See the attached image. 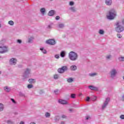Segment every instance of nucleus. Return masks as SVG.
I'll return each instance as SVG.
<instances>
[{"label": "nucleus", "instance_id": "obj_1", "mask_svg": "<svg viewBox=\"0 0 124 124\" xmlns=\"http://www.w3.org/2000/svg\"><path fill=\"white\" fill-rule=\"evenodd\" d=\"M108 13V15L107 16L108 20H114L115 17L117 16V12L114 9H111L109 11Z\"/></svg>", "mask_w": 124, "mask_h": 124}, {"label": "nucleus", "instance_id": "obj_2", "mask_svg": "<svg viewBox=\"0 0 124 124\" xmlns=\"http://www.w3.org/2000/svg\"><path fill=\"white\" fill-rule=\"evenodd\" d=\"M68 57L71 61H77L78 59V54L75 52L71 51L69 53Z\"/></svg>", "mask_w": 124, "mask_h": 124}, {"label": "nucleus", "instance_id": "obj_3", "mask_svg": "<svg viewBox=\"0 0 124 124\" xmlns=\"http://www.w3.org/2000/svg\"><path fill=\"white\" fill-rule=\"evenodd\" d=\"M116 27L115 28V31L117 32H122L124 31V27L121 25V22L117 21L115 24Z\"/></svg>", "mask_w": 124, "mask_h": 124}, {"label": "nucleus", "instance_id": "obj_4", "mask_svg": "<svg viewBox=\"0 0 124 124\" xmlns=\"http://www.w3.org/2000/svg\"><path fill=\"white\" fill-rule=\"evenodd\" d=\"M117 74H118V72L117 71V69L115 68L112 69L109 72V76L111 79H115L116 76H117Z\"/></svg>", "mask_w": 124, "mask_h": 124}, {"label": "nucleus", "instance_id": "obj_5", "mask_svg": "<svg viewBox=\"0 0 124 124\" xmlns=\"http://www.w3.org/2000/svg\"><path fill=\"white\" fill-rule=\"evenodd\" d=\"M31 74V69L27 68L24 70V72L23 74L22 77L23 79L25 80V79H27L29 78L30 75Z\"/></svg>", "mask_w": 124, "mask_h": 124}, {"label": "nucleus", "instance_id": "obj_6", "mask_svg": "<svg viewBox=\"0 0 124 124\" xmlns=\"http://www.w3.org/2000/svg\"><path fill=\"white\" fill-rule=\"evenodd\" d=\"M67 70H68V67L67 66H63L61 68H58L57 71L60 74H62Z\"/></svg>", "mask_w": 124, "mask_h": 124}, {"label": "nucleus", "instance_id": "obj_7", "mask_svg": "<svg viewBox=\"0 0 124 124\" xmlns=\"http://www.w3.org/2000/svg\"><path fill=\"white\" fill-rule=\"evenodd\" d=\"M7 52H8V46H0V54H5V53Z\"/></svg>", "mask_w": 124, "mask_h": 124}, {"label": "nucleus", "instance_id": "obj_8", "mask_svg": "<svg viewBox=\"0 0 124 124\" xmlns=\"http://www.w3.org/2000/svg\"><path fill=\"white\" fill-rule=\"evenodd\" d=\"M109 101H110V98H107L102 107V110H104V109L106 108V107H107V105H108V104L109 103Z\"/></svg>", "mask_w": 124, "mask_h": 124}, {"label": "nucleus", "instance_id": "obj_9", "mask_svg": "<svg viewBox=\"0 0 124 124\" xmlns=\"http://www.w3.org/2000/svg\"><path fill=\"white\" fill-rule=\"evenodd\" d=\"M47 44H49L50 45H55L56 44V41L53 39L48 40L46 41Z\"/></svg>", "mask_w": 124, "mask_h": 124}, {"label": "nucleus", "instance_id": "obj_10", "mask_svg": "<svg viewBox=\"0 0 124 124\" xmlns=\"http://www.w3.org/2000/svg\"><path fill=\"white\" fill-rule=\"evenodd\" d=\"M16 62H17V60L15 58H12L10 60L9 62L10 64H12V65H15L16 64Z\"/></svg>", "mask_w": 124, "mask_h": 124}, {"label": "nucleus", "instance_id": "obj_11", "mask_svg": "<svg viewBox=\"0 0 124 124\" xmlns=\"http://www.w3.org/2000/svg\"><path fill=\"white\" fill-rule=\"evenodd\" d=\"M58 102L60 104H62L63 105H67V104H68V103L67 102V101L62 99H59Z\"/></svg>", "mask_w": 124, "mask_h": 124}, {"label": "nucleus", "instance_id": "obj_12", "mask_svg": "<svg viewBox=\"0 0 124 124\" xmlns=\"http://www.w3.org/2000/svg\"><path fill=\"white\" fill-rule=\"evenodd\" d=\"M88 88L90 89V90H91L92 91H98V88L94 87L93 85L89 86Z\"/></svg>", "mask_w": 124, "mask_h": 124}, {"label": "nucleus", "instance_id": "obj_13", "mask_svg": "<svg viewBox=\"0 0 124 124\" xmlns=\"http://www.w3.org/2000/svg\"><path fill=\"white\" fill-rule=\"evenodd\" d=\"M112 0H105V3L108 5V6H110V5H112Z\"/></svg>", "mask_w": 124, "mask_h": 124}, {"label": "nucleus", "instance_id": "obj_14", "mask_svg": "<svg viewBox=\"0 0 124 124\" xmlns=\"http://www.w3.org/2000/svg\"><path fill=\"white\" fill-rule=\"evenodd\" d=\"M48 15V16H54V15H55V11L53 10L49 11Z\"/></svg>", "mask_w": 124, "mask_h": 124}, {"label": "nucleus", "instance_id": "obj_15", "mask_svg": "<svg viewBox=\"0 0 124 124\" xmlns=\"http://www.w3.org/2000/svg\"><path fill=\"white\" fill-rule=\"evenodd\" d=\"M70 69L72 70V71H75V70H77V66L75 65H72L70 67Z\"/></svg>", "mask_w": 124, "mask_h": 124}, {"label": "nucleus", "instance_id": "obj_16", "mask_svg": "<svg viewBox=\"0 0 124 124\" xmlns=\"http://www.w3.org/2000/svg\"><path fill=\"white\" fill-rule=\"evenodd\" d=\"M4 90L6 93H9V92L11 91V88H10V87H8V86H5L4 87Z\"/></svg>", "mask_w": 124, "mask_h": 124}, {"label": "nucleus", "instance_id": "obj_17", "mask_svg": "<svg viewBox=\"0 0 124 124\" xmlns=\"http://www.w3.org/2000/svg\"><path fill=\"white\" fill-rule=\"evenodd\" d=\"M64 27H65L64 24H63V23H59L58 25V28L59 29H62L64 28Z\"/></svg>", "mask_w": 124, "mask_h": 124}, {"label": "nucleus", "instance_id": "obj_18", "mask_svg": "<svg viewBox=\"0 0 124 124\" xmlns=\"http://www.w3.org/2000/svg\"><path fill=\"white\" fill-rule=\"evenodd\" d=\"M6 124H15V123H14V122H13V121L11 120H8L6 121Z\"/></svg>", "mask_w": 124, "mask_h": 124}, {"label": "nucleus", "instance_id": "obj_19", "mask_svg": "<svg viewBox=\"0 0 124 124\" xmlns=\"http://www.w3.org/2000/svg\"><path fill=\"white\" fill-rule=\"evenodd\" d=\"M30 84H33V83H35V79L30 78L28 80Z\"/></svg>", "mask_w": 124, "mask_h": 124}, {"label": "nucleus", "instance_id": "obj_20", "mask_svg": "<svg viewBox=\"0 0 124 124\" xmlns=\"http://www.w3.org/2000/svg\"><path fill=\"white\" fill-rule=\"evenodd\" d=\"M69 10H71L72 12H74V13L76 12V8H75V7H71L69 8Z\"/></svg>", "mask_w": 124, "mask_h": 124}, {"label": "nucleus", "instance_id": "obj_21", "mask_svg": "<svg viewBox=\"0 0 124 124\" xmlns=\"http://www.w3.org/2000/svg\"><path fill=\"white\" fill-rule=\"evenodd\" d=\"M3 109H4V106L3 104L0 103V112L3 111Z\"/></svg>", "mask_w": 124, "mask_h": 124}, {"label": "nucleus", "instance_id": "obj_22", "mask_svg": "<svg viewBox=\"0 0 124 124\" xmlns=\"http://www.w3.org/2000/svg\"><path fill=\"white\" fill-rule=\"evenodd\" d=\"M60 56L62 58H64L65 57V51H62L60 53Z\"/></svg>", "mask_w": 124, "mask_h": 124}, {"label": "nucleus", "instance_id": "obj_23", "mask_svg": "<svg viewBox=\"0 0 124 124\" xmlns=\"http://www.w3.org/2000/svg\"><path fill=\"white\" fill-rule=\"evenodd\" d=\"M45 11H46V10H45V8H42L40 9V12L43 15H44V14H45Z\"/></svg>", "mask_w": 124, "mask_h": 124}, {"label": "nucleus", "instance_id": "obj_24", "mask_svg": "<svg viewBox=\"0 0 124 124\" xmlns=\"http://www.w3.org/2000/svg\"><path fill=\"white\" fill-rule=\"evenodd\" d=\"M33 40V37H30L28 39V43H32Z\"/></svg>", "mask_w": 124, "mask_h": 124}, {"label": "nucleus", "instance_id": "obj_25", "mask_svg": "<svg viewBox=\"0 0 124 124\" xmlns=\"http://www.w3.org/2000/svg\"><path fill=\"white\" fill-rule=\"evenodd\" d=\"M67 81L68 83H72V82H73V78H67Z\"/></svg>", "mask_w": 124, "mask_h": 124}, {"label": "nucleus", "instance_id": "obj_26", "mask_svg": "<svg viewBox=\"0 0 124 124\" xmlns=\"http://www.w3.org/2000/svg\"><path fill=\"white\" fill-rule=\"evenodd\" d=\"M45 117L46 118H50L51 117V114L49 112H46Z\"/></svg>", "mask_w": 124, "mask_h": 124}, {"label": "nucleus", "instance_id": "obj_27", "mask_svg": "<svg viewBox=\"0 0 124 124\" xmlns=\"http://www.w3.org/2000/svg\"><path fill=\"white\" fill-rule=\"evenodd\" d=\"M97 74L96 73H90L89 74V76H90V77H93V76H95V75H97Z\"/></svg>", "mask_w": 124, "mask_h": 124}, {"label": "nucleus", "instance_id": "obj_28", "mask_svg": "<svg viewBox=\"0 0 124 124\" xmlns=\"http://www.w3.org/2000/svg\"><path fill=\"white\" fill-rule=\"evenodd\" d=\"M54 120L55 122H59L60 121V116H57L55 117Z\"/></svg>", "mask_w": 124, "mask_h": 124}, {"label": "nucleus", "instance_id": "obj_29", "mask_svg": "<svg viewBox=\"0 0 124 124\" xmlns=\"http://www.w3.org/2000/svg\"><path fill=\"white\" fill-rule=\"evenodd\" d=\"M54 93L56 95H58V94H60V93L59 92V90L56 89L54 91Z\"/></svg>", "mask_w": 124, "mask_h": 124}, {"label": "nucleus", "instance_id": "obj_30", "mask_svg": "<svg viewBox=\"0 0 124 124\" xmlns=\"http://www.w3.org/2000/svg\"><path fill=\"white\" fill-rule=\"evenodd\" d=\"M41 51H42V53H43V54H46L47 53V51H46V50L44 49V48H40Z\"/></svg>", "mask_w": 124, "mask_h": 124}, {"label": "nucleus", "instance_id": "obj_31", "mask_svg": "<svg viewBox=\"0 0 124 124\" xmlns=\"http://www.w3.org/2000/svg\"><path fill=\"white\" fill-rule=\"evenodd\" d=\"M8 24L9 25H10V26H13V25H14V22L12 20H10L8 21Z\"/></svg>", "mask_w": 124, "mask_h": 124}, {"label": "nucleus", "instance_id": "obj_32", "mask_svg": "<svg viewBox=\"0 0 124 124\" xmlns=\"http://www.w3.org/2000/svg\"><path fill=\"white\" fill-rule=\"evenodd\" d=\"M118 60L120 61V62H124V57H120L118 58Z\"/></svg>", "mask_w": 124, "mask_h": 124}, {"label": "nucleus", "instance_id": "obj_33", "mask_svg": "<svg viewBox=\"0 0 124 124\" xmlns=\"http://www.w3.org/2000/svg\"><path fill=\"white\" fill-rule=\"evenodd\" d=\"M99 34H104V31L103 30H100L99 31Z\"/></svg>", "mask_w": 124, "mask_h": 124}, {"label": "nucleus", "instance_id": "obj_34", "mask_svg": "<svg viewBox=\"0 0 124 124\" xmlns=\"http://www.w3.org/2000/svg\"><path fill=\"white\" fill-rule=\"evenodd\" d=\"M19 96H22V97H26L25 94L22 92L19 93Z\"/></svg>", "mask_w": 124, "mask_h": 124}, {"label": "nucleus", "instance_id": "obj_35", "mask_svg": "<svg viewBox=\"0 0 124 124\" xmlns=\"http://www.w3.org/2000/svg\"><path fill=\"white\" fill-rule=\"evenodd\" d=\"M11 100L13 102V103H14V104H17V102H16V101H15L14 99L11 98Z\"/></svg>", "mask_w": 124, "mask_h": 124}, {"label": "nucleus", "instance_id": "obj_36", "mask_svg": "<svg viewBox=\"0 0 124 124\" xmlns=\"http://www.w3.org/2000/svg\"><path fill=\"white\" fill-rule=\"evenodd\" d=\"M59 76L58 74H55L54 75V79H59Z\"/></svg>", "mask_w": 124, "mask_h": 124}, {"label": "nucleus", "instance_id": "obj_37", "mask_svg": "<svg viewBox=\"0 0 124 124\" xmlns=\"http://www.w3.org/2000/svg\"><path fill=\"white\" fill-rule=\"evenodd\" d=\"M111 58H112V55H109L106 56V59L107 60H110V59H111Z\"/></svg>", "mask_w": 124, "mask_h": 124}, {"label": "nucleus", "instance_id": "obj_38", "mask_svg": "<svg viewBox=\"0 0 124 124\" xmlns=\"http://www.w3.org/2000/svg\"><path fill=\"white\" fill-rule=\"evenodd\" d=\"M17 43H18V44H21L22 43V40L21 39H17L16 41Z\"/></svg>", "mask_w": 124, "mask_h": 124}, {"label": "nucleus", "instance_id": "obj_39", "mask_svg": "<svg viewBox=\"0 0 124 124\" xmlns=\"http://www.w3.org/2000/svg\"><path fill=\"white\" fill-rule=\"evenodd\" d=\"M31 88H33V85H32L31 84H29L28 85V89H31Z\"/></svg>", "mask_w": 124, "mask_h": 124}, {"label": "nucleus", "instance_id": "obj_40", "mask_svg": "<svg viewBox=\"0 0 124 124\" xmlns=\"http://www.w3.org/2000/svg\"><path fill=\"white\" fill-rule=\"evenodd\" d=\"M69 5H71V6H72L73 5H74V2L70 1L69 2Z\"/></svg>", "mask_w": 124, "mask_h": 124}, {"label": "nucleus", "instance_id": "obj_41", "mask_svg": "<svg viewBox=\"0 0 124 124\" xmlns=\"http://www.w3.org/2000/svg\"><path fill=\"white\" fill-rule=\"evenodd\" d=\"M118 38H122V35L120 33L117 34Z\"/></svg>", "mask_w": 124, "mask_h": 124}, {"label": "nucleus", "instance_id": "obj_42", "mask_svg": "<svg viewBox=\"0 0 124 124\" xmlns=\"http://www.w3.org/2000/svg\"><path fill=\"white\" fill-rule=\"evenodd\" d=\"M71 98H75V94H71Z\"/></svg>", "mask_w": 124, "mask_h": 124}, {"label": "nucleus", "instance_id": "obj_43", "mask_svg": "<svg viewBox=\"0 0 124 124\" xmlns=\"http://www.w3.org/2000/svg\"><path fill=\"white\" fill-rule=\"evenodd\" d=\"M55 58L56 59H60V56H59V54H56L55 55Z\"/></svg>", "mask_w": 124, "mask_h": 124}, {"label": "nucleus", "instance_id": "obj_44", "mask_svg": "<svg viewBox=\"0 0 124 124\" xmlns=\"http://www.w3.org/2000/svg\"><path fill=\"white\" fill-rule=\"evenodd\" d=\"M61 18V17H60V16H57L55 17V19L56 20H59L60 18Z\"/></svg>", "mask_w": 124, "mask_h": 124}, {"label": "nucleus", "instance_id": "obj_45", "mask_svg": "<svg viewBox=\"0 0 124 124\" xmlns=\"http://www.w3.org/2000/svg\"><path fill=\"white\" fill-rule=\"evenodd\" d=\"M120 118L122 119V120H124V115H121L120 116Z\"/></svg>", "mask_w": 124, "mask_h": 124}, {"label": "nucleus", "instance_id": "obj_46", "mask_svg": "<svg viewBox=\"0 0 124 124\" xmlns=\"http://www.w3.org/2000/svg\"><path fill=\"white\" fill-rule=\"evenodd\" d=\"M90 99H91V98L90 97L88 96L86 98V101H90Z\"/></svg>", "mask_w": 124, "mask_h": 124}, {"label": "nucleus", "instance_id": "obj_47", "mask_svg": "<svg viewBox=\"0 0 124 124\" xmlns=\"http://www.w3.org/2000/svg\"><path fill=\"white\" fill-rule=\"evenodd\" d=\"M62 119H66V115H62Z\"/></svg>", "mask_w": 124, "mask_h": 124}, {"label": "nucleus", "instance_id": "obj_48", "mask_svg": "<svg viewBox=\"0 0 124 124\" xmlns=\"http://www.w3.org/2000/svg\"><path fill=\"white\" fill-rule=\"evenodd\" d=\"M122 100L124 102V94L122 96Z\"/></svg>", "mask_w": 124, "mask_h": 124}, {"label": "nucleus", "instance_id": "obj_49", "mask_svg": "<svg viewBox=\"0 0 124 124\" xmlns=\"http://www.w3.org/2000/svg\"><path fill=\"white\" fill-rule=\"evenodd\" d=\"M69 111L70 112H73V109L72 108H70L69 109Z\"/></svg>", "mask_w": 124, "mask_h": 124}, {"label": "nucleus", "instance_id": "obj_50", "mask_svg": "<svg viewBox=\"0 0 124 124\" xmlns=\"http://www.w3.org/2000/svg\"><path fill=\"white\" fill-rule=\"evenodd\" d=\"M18 67L19 68H22V67H23V65H18Z\"/></svg>", "mask_w": 124, "mask_h": 124}, {"label": "nucleus", "instance_id": "obj_51", "mask_svg": "<svg viewBox=\"0 0 124 124\" xmlns=\"http://www.w3.org/2000/svg\"><path fill=\"white\" fill-rule=\"evenodd\" d=\"M4 41H5V40L4 39L2 40L1 41H0V44H1V42H4Z\"/></svg>", "mask_w": 124, "mask_h": 124}, {"label": "nucleus", "instance_id": "obj_52", "mask_svg": "<svg viewBox=\"0 0 124 124\" xmlns=\"http://www.w3.org/2000/svg\"><path fill=\"white\" fill-rule=\"evenodd\" d=\"M89 119H90L89 116H86V120H89Z\"/></svg>", "mask_w": 124, "mask_h": 124}, {"label": "nucleus", "instance_id": "obj_53", "mask_svg": "<svg viewBox=\"0 0 124 124\" xmlns=\"http://www.w3.org/2000/svg\"><path fill=\"white\" fill-rule=\"evenodd\" d=\"M51 28H52V27H51V25H48V26H47V29H51Z\"/></svg>", "mask_w": 124, "mask_h": 124}, {"label": "nucleus", "instance_id": "obj_54", "mask_svg": "<svg viewBox=\"0 0 124 124\" xmlns=\"http://www.w3.org/2000/svg\"><path fill=\"white\" fill-rule=\"evenodd\" d=\"M19 124H25V122H20Z\"/></svg>", "mask_w": 124, "mask_h": 124}, {"label": "nucleus", "instance_id": "obj_55", "mask_svg": "<svg viewBox=\"0 0 124 124\" xmlns=\"http://www.w3.org/2000/svg\"><path fill=\"white\" fill-rule=\"evenodd\" d=\"M30 124H36L34 122H32V123H31Z\"/></svg>", "mask_w": 124, "mask_h": 124}, {"label": "nucleus", "instance_id": "obj_56", "mask_svg": "<svg viewBox=\"0 0 124 124\" xmlns=\"http://www.w3.org/2000/svg\"><path fill=\"white\" fill-rule=\"evenodd\" d=\"M43 93V91L41 90V91H40V93Z\"/></svg>", "mask_w": 124, "mask_h": 124}, {"label": "nucleus", "instance_id": "obj_57", "mask_svg": "<svg viewBox=\"0 0 124 124\" xmlns=\"http://www.w3.org/2000/svg\"><path fill=\"white\" fill-rule=\"evenodd\" d=\"M61 124H64V122H62Z\"/></svg>", "mask_w": 124, "mask_h": 124}, {"label": "nucleus", "instance_id": "obj_58", "mask_svg": "<svg viewBox=\"0 0 124 124\" xmlns=\"http://www.w3.org/2000/svg\"><path fill=\"white\" fill-rule=\"evenodd\" d=\"M122 23H123V24H124V20H123L122 21Z\"/></svg>", "mask_w": 124, "mask_h": 124}, {"label": "nucleus", "instance_id": "obj_59", "mask_svg": "<svg viewBox=\"0 0 124 124\" xmlns=\"http://www.w3.org/2000/svg\"><path fill=\"white\" fill-rule=\"evenodd\" d=\"M1 28V25L0 24V28Z\"/></svg>", "mask_w": 124, "mask_h": 124}, {"label": "nucleus", "instance_id": "obj_60", "mask_svg": "<svg viewBox=\"0 0 124 124\" xmlns=\"http://www.w3.org/2000/svg\"><path fill=\"white\" fill-rule=\"evenodd\" d=\"M1 59V56H0V60Z\"/></svg>", "mask_w": 124, "mask_h": 124}, {"label": "nucleus", "instance_id": "obj_61", "mask_svg": "<svg viewBox=\"0 0 124 124\" xmlns=\"http://www.w3.org/2000/svg\"><path fill=\"white\" fill-rule=\"evenodd\" d=\"M1 72L0 71V74H1Z\"/></svg>", "mask_w": 124, "mask_h": 124}, {"label": "nucleus", "instance_id": "obj_62", "mask_svg": "<svg viewBox=\"0 0 124 124\" xmlns=\"http://www.w3.org/2000/svg\"><path fill=\"white\" fill-rule=\"evenodd\" d=\"M51 0V1H52V0Z\"/></svg>", "mask_w": 124, "mask_h": 124}]
</instances>
